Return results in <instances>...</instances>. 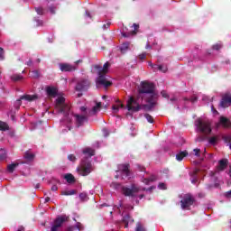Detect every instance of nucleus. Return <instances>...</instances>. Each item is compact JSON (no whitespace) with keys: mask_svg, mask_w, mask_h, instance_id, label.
Returning <instances> with one entry per match:
<instances>
[{"mask_svg":"<svg viewBox=\"0 0 231 231\" xmlns=\"http://www.w3.org/2000/svg\"><path fill=\"white\" fill-rule=\"evenodd\" d=\"M140 95H143V98H146L148 105L145 106L148 111H151L158 102L160 95L154 89V84L149 82H142L139 88Z\"/></svg>","mask_w":231,"mask_h":231,"instance_id":"obj_1","label":"nucleus"},{"mask_svg":"<svg viewBox=\"0 0 231 231\" xmlns=\"http://www.w3.org/2000/svg\"><path fill=\"white\" fill-rule=\"evenodd\" d=\"M110 187L115 190H120L124 196H128L129 198H139L140 199L143 198V195L142 194L143 190H145V188H142L136 184H133L131 188H127L122 187V184L118 182H112Z\"/></svg>","mask_w":231,"mask_h":231,"instance_id":"obj_2","label":"nucleus"},{"mask_svg":"<svg viewBox=\"0 0 231 231\" xmlns=\"http://www.w3.org/2000/svg\"><path fill=\"white\" fill-rule=\"evenodd\" d=\"M102 103H94L92 109H88L86 106H81L80 111L83 114H77L74 116L77 127H80V125L86 124V122H88V116H92L93 115H97V113L100 111Z\"/></svg>","mask_w":231,"mask_h":231,"instance_id":"obj_3","label":"nucleus"},{"mask_svg":"<svg viewBox=\"0 0 231 231\" xmlns=\"http://www.w3.org/2000/svg\"><path fill=\"white\" fill-rule=\"evenodd\" d=\"M109 69V62H106L103 66V68L99 65H94L92 68L93 73H97L98 78L96 80L97 88H100L103 86V88H109L111 86V81L106 78V73H107Z\"/></svg>","mask_w":231,"mask_h":231,"instance_id":"obj_4","label":"nucleus"},{"mask_svg":"<svg viewBox=\"0 0 231 231\" xmlns=\"http://www.w3.org/2000/svg\"><path fill=\"white\" fill-rule=\"evenodd\" d=\"M65 102L66 99L64 98V97H58V98L56 99V109H58L60 113H63V116L67 119V122H70L73 115L69 114V106L66 105Z\"/></svg>","mask_w":231,"mask_h":231,"instance_id":"obj_5","label":"nucleus"},{"mask_svg":"<svg viewBox=\"0 0 231 231\" xmlns=\"http://www.w3.org/2000/svg\"><path fill=\"white\" fill-rule=\"evenodd\" d=\"M196 131L202 133L203 134H210L212 133V127L210 126V121L207 118L200 117L195 121Z\"/></svg>","mask_w":231,"mask_h":231,"instance_id":"obj_6","label":"nucleus"},{"mask_svg":"<svg viewBox=\"0 0 231 231\" xmlns=\"http://www.w3.org/2000/svg\"><path fill=\"white\" fill-rule=\"evenodd\" d=\"M93 171V165L89 162L82 161L80 165L77 168V172L80 176H88L91 174Z\"/></svg>","mask_w":231,"mask_h":231,"instance_id":"obj_7","label":"nucleus"},{"mask_svg":"<svg viewBox=\"0 0 231 231\" xmlns=\"http://www.w3.org/2000/svg\"><path fill=\"white\" fill-rule=\"evenodd\" d=\"M127 176H129V164H119L115 177L116 179L122 178V180H125Z\"/></svg>","mask_w":231,"mask_h":231,"instance_id":"obj_8","label":"nucleus"},{"mask_svg":"<svg viewBox=\"0 0 231 231\" xmlns=\"http://www.w3.org/2000/svg\"><path fill=\"white\" fill-rule=\"evenodd\" d=\"M126 107L129 111H132V113H136L137 111H140L141 106L140 104L134 100V98H133V97H130L127 104H126Z\"/></svg>","mask_w":231,"mask_h":231,"instance_id":"obj_9","label":"nucleus"},{"mask_svg":"<svg viewBox=\"0 0 231 231\" xmlns=\"http://www.w3.org/2000/svg\"><path fill=\"white\" fill-rule=\"evenodd\" d=\"M65 221H68V217L66 216H61L56 218L54 224L51 227V231H59V229L60 228V226H62Z\"/></svg>","mask_w":231,"mask_h":231,"instance_id":"obj_10","label":"nucleus"},{"mask_svg":"<svg viewBox=\"0 0 231 231\" xmlns=\"http://www.w3.org/2000/svg\"><path fill=\"white\" fill-rule=\"evenodd\" d=\"M194 204V199L190 195H185L183 199L180 200L181 209L189 208L191 205Z\"/></svg>","mask_w":231,"mask_h":231,"instance_id":"obj_11","label":"nucleus"},{"mask_svg":"<svg viewBox=\"0 0 231 231\" xmlns=\"http://www.w3.org/2000/svg\"><path fill=\"white\" fill-rule=\"evenodd\" d=\"M79 62H80V60H78L74 65L61 63L60 64V69L61 71H75L77 69V64H79Z\"/></svg>","mask_w":231,"mask_h":231,"instance_id":"obj_12","label":"nucleus"},{"mask_svg":"<svg viewBox=\"0 0 231 231\" xmlns=\"http://www.w3.org/2000/svg\"><path fill=\"white\" fill-rule=\"evenodd\" d=\"M148 65L153 71H162V73H167V70L169 69L167 68V65H157V64H152V62H149Z\"/></svg>","mask_w":231,"mask_h":231,"instance_id":"obj_13","label":"nucleus"},{"mask_svg":"<svg viewBox=\"0 0 231 231\" xmlns=\"http://www.w3.org/2000/svg\"><path fill=\"white\" fill-rule=\"evenodd\" d=\"M38 97L37 95H24V96H22L20 97V99H18L16 101V106H21V100H26L27 102H32V100H37Z\"/></svg>","mask_w":231,"mask_h":231,"instance_id":"obj_14","label":"nucleus"},{"mask_svg":"<svg viewBox=\"0 0 231 231\" xmlns=\"http://www.w3.org/2000/svg\"><path fill=\"white\" fill-rule=\"evenodd\" d=\"M45 91L48 97H51L52 98H55V97H57V95L59 94V89L53 86L46 87Z\"/></svg>","mask_w":231,"mask_h":231,"instance_id":"obj_15","label":"nucleus"},{"mask_svg":"<svg viewBox=\"0 0 231 231\" xmlns=\"http://www.w3.org/2000/svg\"><path fill=\"white\" fill-rule=\"evenodd\" d=\"M89 88V81L88 80H83L78 83L76 86L77 91H86Z\"/></svg>","mask_w":231,"mask_h":231,"instance_id":"obj_16","label":"nucleus"},{"mask_svg":"<svg viewBox=\"0 0 231 231\" xmlns=\"http://www.w3.org/2000/svg\"><path fill=\"white\" fill-rule=\"evenodd\" d=\"M230 104H231V97L228 95H226L222 98L219 107H228Z\"/></svg>","mask_w":231,"mask_h":231,"instance_id":"obj_17","label":"nucleus"},{"mask_svg":"<svg viewBox=\"0 0 231 231\" xmlns=\"http://www.w3.org/2000/svg\"><path fill=\"white\" fill-rule=\"evenodd\" d=\"M220 125H222V127H230V121L226 117L220 116L217 127H219Z\"/></svg>","mask_w":231,"mask_h":231,"instance_id":"obj_18","label":"nucleus"},{"mask_svg":"<svg viewBox=\"0 0 231 231\" xmlns=\"http://www.w3.org/2000/svg\"><path fill=\"white\" fill-rule=\"evenodd\" d=\"M227 166H228V161L226 159H223L218 162V166L217 168V171H218V172L221 171H225L226 167Z\"/></svg>","mask_w":231,"mask_h":231,"instance_id":"obj_19","label":"nucleus"},{"mask_svg":"<svg viewBox=\"0 0 231 231\" xmlns=\"http://www.w3.org/2000/svg\"><path fill=\"white\" fill-rule=\"evenodd\" d=\"M124 107V105L120 102V100H117V104L114 105L112 106V111L114 114L118 113V111H120V109H122Z\"/></svg>","mask_w":231,"mask_h":231,"instance_id":"obj_20","label":"nucleus"},{"mask_svg":"<svg viewBox=\"0 0 231 231\" xmlns=\"http://www.w3.org/2000/svg\"><path fill=\"white\" fill-rule=\"evenodd\" d=\"M83 154L85 156H88V158H91V156H95V150H93L91 148H85L83 150Z\"/></svg>","mask_w":231,"mask_h":231,"instance_id":"obj_21","label":"nucleus"},{"mask_svg":"<svg viewBox=\"0 0 231 231\" xmlns=\"http://www.w3.org/2000/svg\"><path fill=\"white\" fill-rule=\"evenodd\" d=\"M24 158H25L26 162H33V158H35V154H33L32 152H26L24 154Z\"/></svg>","mask_w":231,"mask_h":231,"instance_id":"obj_22","label":"nucleus"},{"mask_svg":"<svg viewBox=\"0 0 231 231\" xmlns=\"http://www.w3.org/2000/svg\"><path fill=\"white\" fill-rule=\"evenodd\" d=\"M187 154H189V153L185 151L177 153L176 154V161L177 162H181L183 160V158H185L187 156Z\"/></svg>","mask_w":231,"mask_h":231,"instance_id":"obj_23","label":"nucleus"},{"mask_svg":"<svg viewBox=\"0 0 231 231\" xmlns=\"http://www.w3.org/2000/svg\"><path fill=\"white\" fill-rule=\"evenodd\" d=\"M18 166H19V163L9 164L7 166V172H9V174H12L14 172V171H15V169H17Z\"/></svg>","mask_w":231,"mask_h":231,"instance_id":"obj_24","label":"nucleus"},{"mask_svg":"<svg viewBox=\"0 0 231 231\" xmlns=\"http://www.w3.org/2000/svg\"><path fill=\"white\" fill-rule=\"evenodd\" d=\"M77 194L75 189H65L61 192V196H73Z\"/></svg>","mask_w":231,"mask_h":231,"instance_id":"obj_25","label":"nucleus"},{"mask_svg":"<svg viewBox=\"0 0 231 231\" xmlns=\"http://www.w3.org/2000/svg\"><path fill=\"white\" fill-rule=\"evenodd\" d=\"M152 181H156V176L152 175L148 179H144L143 180V183H144L145 185H151V183H152Z\"/></svg>","mask_w":231,"mask_h":231,"instance_id":"obj_26","label":"nucleus"},{"mask_svg":"<svg viewBox=\"0 0 231 231\" xmlns=\"http://www.w3.org/2000/svg\"><path fill=\"white\" fill-rule=\"evenodd\" d=\"M121 53H125L129 51V43H123L120 47Z\"/></svg>","mask_w":231,"mask_h":231,"instance_id":"obj_27","label":"nucleus"},{"mask_svg":"<svg viewBox=\"0 0 231 231\" xmlns=\"http://www.w3.org/2000/svg\"><path fill=\"white\" fill-rule=\"evenodd\" d=\"M11 79L14 82H19V80H23V76H21L20 74H14L11 77Z\"/></svg>","mask_w":231,"mask_h":231,"instance_id":"obj_28","label":"nucleus"},{"mask_svg":"<svg viewBox=\"0 0 231 231\" xmlns=\"http://www.w3.org/2000/svg\"><path fill=\"white\" fill-rule=\"evenodd\" d=\"M64 178L68 181V183H73V181H75V177H73V175L71 174H66Z\"/></svg>","mask_w":231,"mask_h":231,"instance_id":"obj_29","label":"nucleus"},{"mask_svg":"<svg viewBox=\"0 0 231 231\" xmlns=\"http://www.w3.org/2000/svg\"><path fill=\"white\" fill-rule=\"evenodd\" d=\"M0 131H8V125L5 122H0Z\"/></svg>","mask_w":231,"mask_h":231,"instance_id":"obj_30","label":"nucleus"},{"mask_svg":"<svg viewBox=\"0 0 231 231\" xmlns=\"http://www.w3.org/2000/svg\"><path fill=\"white\" fill-rule=\"evenodd\" d=\"M144 117L146 118L147 122H149V124L154 123V118H152L151 115L145 114Z\"/></svg>","mask_w":231,"mask_h":231,"instance_id":"obj_31","label":"nucleus"},{"mask_svg":"<svg viewBox=\"0 0 231 231\" xmlns=\"http://www.w3.org/2000/svg\"><path fill=\"white\" fill-rule=\"evenodd\" d=\"M75 228H77V230H79V231H83L84 230V226H82V224H80V222H78L76 224V226H73V230H75Z\"/></svg>","mask_w":231,"mask_h":231,"instance_id":"obj_32","label":"nucleus"},{"mask_svg":"<svg viewBox=\"0 0 231 231\" xmlns=\"http://www.w3.org/2000/svg\"><path fill=\"white\" fill-rule=\"evenodd\" d=\"M6 158V150L0 149V160H5Z\"/></svg>","mask_w":231,"mask_h":231,"instance_id":"obj_33","label":"nucleus"},{"mask_svg":"<svg viewBox=\"0 0 231 231\" xmlns=\"http://www.w3.org/2000/svg\"><path fill=\"white\" fill-rule=\"evenodd\" d=\"M123 221H125V228H127V226H129V221H131V217H129V215H126L125 217H124Z\"/></svg>","mask_w":231,"mask_h":231,"instance_id":"obj_34","label":"nucleus"},{"mask_svg":"<svg viewBox=\"0 0 231 231\" xmlns=\"http://www.w3.org/2000/svg\"><path fill=\"white\" fill-rule=\"evenodd\" d=\"M79 199H81V201H88V194H86V193H80V194H79Z\"/></svg>","mask_w":231,"mask_h":231,"instance_id":"obj_35","label":"nucleus"},{"mask_svg":"<svg viewBox=\"0 0 231 231\" xmlns=\"http://www.w3.org/2000/svg\"><path fill=\"white\" fill-rule=\"evenodd\" d=\"M135 231H145V227L142 224L138 223L135 228Z\"/></svg>","mask_w":231,"mask_h":231,"instance_id":"obj_36","label":"nucleus"},{"mask_svg":"<svg viewBox=\"0 0 231 231\" xmlns=\"http://www.w3.org/2000/svg\"><path fill=\"white\" fill-rule=\"evenodd\" d=\"M221 48H223V44L221 43H216L215 45H213V50H216L217 51L221 50Z\"/></svg>","mask_w":231,"mask_h":231,"instance_id":"obj_37","label":"nucleus"},{"mask_svg":"<svg viewBox=\"0 0 231 231\" xmlns=\"http://www.w3.org/2000/svg\"><path fill=\"white\" fill-rule=\"evenodd\" d=\"M217 143V137L213 136L211 138H209V143H211V145H215V143Z\"/></svg>","mask_w":231,"mask_h":231,"instance_id":"obj_38","label":"nucleus"},{"mask_svg":"<svg viewBox=\"0 0 231 231\" xmlns=\"http://www.w3.org/2000/svg\"><path fill=\"white\" fill-rule=\"evenodd\" d=\"M158 189H160V190H165V189H167V185L163 182L159 183Z\"/></svg>","mask_w":231,"mask_h":231,"instance_id":"obj_39","label":"nucleus"},{"mask_svg":"<svg viewBox=\"0 0 231 231\" xmlns=\"http://www.w3.org/2000/svg\"><path fill=\"white\" fill-rule=\"evenodd\" d=\"M31 77H32L33 79H38V77H39V71H37V70H32V71L31 72Z\"/></svg>","mask_w":231,"mask_h":231,"instance_id":"obj_40","label":"nucleus"},{"mask_svg":"<svg viewBox=\"0 0 231 231\" xmlns=\"http://www.w3.org/2000/svg\"><path fill=\"white\" fill-rule=\"evenodd\" d=\"M122 35H123V37H130V35H136V32L133 31L132 32H130L128 34L125 32H122Z\"/></svg>","mask_w":231,"mask_h":231,"instance_id":"obj_41","label":"nucleus"},{"mask_svg":"<svg viewBox=\"0 0 231 231\" xmlns=\"http://www.w3.org/2000/svg\"><path fill=\"white\" fill-rule=\"evenodd\" d=\"M161 95L163 98H169V94H167V92L165 90H162L161 92Z\"/></svg>","mask_w":231,"mask_h":231,"instance_id":"obj_42","label":"nucleus"},{"mask_svg":"<svg viewBox=\"0 0 231 231\" xmlns=\"http://www.w3.org/2000/svg\"><path fill=\"white\" fill-rule=\"evenodd\" d=\"M3 59H5V51L0 48V60H3Z\"/></svg>","mask_w":231,"mask_h":231,"instance_id":"obj_43","label":"nucleus"},{"mask_svg":"<svg viewBox=\"0 0 231 231\" xmlns=\"http://www.w3.org/2000/svg\"><path fill=\"white\" fill-rule=\"evenodd\" d=\"M68 160H69V162H75V160H77V158L75 157V155L70 154L68 156Z\"/></svg>","mask_w":231,"mask_h":231,"instance_id":"obj_44","label":"nucleus"},{"mask_svg":"<svg viewBox=\"0 0 231 231\" xmlns=\"http://www.w3.org/2000/svg\"><path fill=\"white\" fill-rule=\"evenodd\" d=\"M103 134L105 137L109 136V130H107V128H104L103 129Z\"/></svg>","mask_w":231,"mask_h":231,"instance_id":"obj_45","label":"nucleus"},{"mask_svg":"<svg viewBox=\"0 0 231 231\" xmlns=\"http://www.w3.org/2000/svg\"><path fill=\"white\" fill-rule=\"evenodd\" d=\"M36 12H37L38 15H42V14H43L42 8H41V7L36 8Z\"/></svg>","mask_w":231,"mask_h":231,"instance_id":"obj_46","label":"nucleus"},{"mask_svg":"<svg viewBox=\"0 0 231 231\" xmlns=\"http://www.w3.org/2000/svg\"><path fill=\"white\" fill-rule=\"evenodd\" d=\"M34 21L36 22V26H42V21H41V20H39L37 18H35Z\"/></svg>","mask_w":231,"mask_h":231,"instance_id":"obj_47","label":"nucleus"},{"mask_svg":"<svg viewBox=\"0 0 231 231\" xmlns=\"http://www.w3.org/2000/svg\"><path fill=\"white\" fill-rule=\"evenodd\" d=\"M199 149H198V148H196V149H194L193 150V152H194V154H195V156H199Z\"/></svg>","mask_w":231,"mask_h":231,"instance_id":"obj_48","label":"nucleus"},{"mask_svg":"<svg viewBox=\"0 0 231 231\" xmlns=\"http://www.w3.org/2000/svg\"><path fill=\"white\" fill-rule=\"evenodd\" d=\"M211 111H212L213 115H219V113L217 112V110H216V109L214 108V106H211Z\"/></svg>","mask_w":231,"mask_h":231,"instance_id":"obj_49","label":"nucleus"},{"mask_svg":"<svg viewBox=\"0 0 231 231\" xmlns=\"http://www.w3.org/2000/svg\"><path fill=\"white\" fill-rule=\"evenodd\" d=\"M224 140H225V142H231V136L230 135L224 136Z\"/></svg>","mask_w":231,"mask_h":231,"instance_id":"obj_50","label":"nucleus"},{"mask_svg":"<svg viewBox=\"0 0 231 231\" xmlns=\"http://www.w3.org/2000/svg\"><path fill=\"white\" fill-rule=\"evenodd\" d=\"M58 187L57 186H55V185H53L52 187H51V190L53 191V192H56V190H58Z\"/></svg>","mask_w":231,"mask_h":231,"instance_id":"obj_51","label":"nucleus"},{"mask_svg":"<svg viewBox=\"0 0 231 231\" xmlns=\"http://www.w3.org/2000/svg\"><path fill=\"white\" fill-rule=\"evenodd\" d=\"M86 15L87 17H89V19H91V14L89 12L86 11Z\"/></svg>","mask_w":231,"mask_h":231,"instance_id":"obj_52","label":"nucleus"},{"mask_svg":"<svg viewBox=\"0 0 231 231\" xmlns=\"http://www.w3.org/2000/svg\"><path fill=\"white\" fill-rule=\"evenodd\" d=\"M196 100H198V97H194L190 99L191 102H196Z\"/></svg>","mask_w":231,"mask_h":231,"instance_id":"obj_53","label":"nucleus"},{"mask_svg":"<svg viewBox=\"0 0 231 231\" xmlns=\"http://www.w3.org/2000/svg\"><path fill=\"white\" fill-rule=\"evenodd\" d=\"M139 57L141 60H143V59H145V54H141Z\"/></svg>","mask_w":231,"mask_h":231,"instance_id":"obj_54","label":"nucleus"},{"mask_svg":"<svg viewBox=\"0 0 231 231\" xmlns=\"http://www.w3.org/2000/svg\"><path fill=\"white\" fill-rule=\"evenodd\" d=\"M106 28H109V23L107 25L106 24L103 25V30H106Z\"/></svg>","mask_w":231,"mask_h":231,"instance_id":"obj_55","label":"nucleus"},{"mask_svg":"<svg viewBox=\"0 0 231 231\" xmlns=\"http://www.w3.org/2000/svg\"><path fill=\"white\" fill-rule=\"evenodd\" d=\"M134 30H136L137 28H139V25L138 24H136V23H134Z\"/></svg>","mask_w":231,"mask_h":231,"instance_id":"obj_56","label":"nucleus"},{"mask_svg":"<svg viewBox=\"0 0 231 231\" xmlns=\"http://www.w3.org/2000/svg\"><path fill=\"white\" fill-rule=\"evenodd\" d=\"M50 10H51V14H55V10L53 9V7H51Z\"/></svg>","mask_w":231,"mask_h":231,"instance_id":"obj_57","label":"nucleus"},{"mask_svg":"<svg viewBox=\"0 0 231 231\" xmlns=\"http://www.w3.org/2000/svg\"><path fill=\"white\" fill-rule=\"evenodd\" d=\"M230 195H231V190L228 191V192L226 194V196L227 198L230 197Z\"/></svg>","mask_w":231,"mask_h":231,"instance_id":"obj_58","label":"nucleus"},{"mask_svg":"<svg viewBox=\"0 0 231 231\" xmlns=\"http://www.w3.org/2000/svg\"><path fill=\"white\" fill-rule=\"evenodd\" d=\"M48 201H50V198L49 197L45 198V203H48Z\"/></svg>","mask_w":231,"mask_h":231,"instance_id":"obj_59","label":"nucleus"},{"mask_svg":"<svg viewBox=\"0 0 231 231\" xmlns=\"http://www.w3.org/2000/svg\"><path fill=\"white\" fill-rule=\"evenodd\" d=\"M27 66H32V60H29V61L27 62Z\"/></svg>","mask_w":231,"mask_h":231,"instance_id":"obj_60","label":"nucleus"},{"mask_svg":"<svg viewBox=\"0 0 231 231\" xmlns=\"http://www.w3.org/2000/svg\"><path fill=\"white\" fill-rule=\"evenodd\" d=\"M149 48H151V45H149V43L146 44V50H149Z\"/></svg>","mask_w":231,"mask_h":231,"instance_id":"obj_61","label":"nucleus"},{"mask_svg":"<svg viewBox=\"0 0 231 231\" xmlns=\"http://www.w3.org/2000/svg\"><path fill=\"white\" fill-rule=\"evenodd\" d=\"M191 183H196V179L191 180Z\"/></svg>","mask_w":231,"mask_h":231,"instance_id":"obj_62","label":"nucleus"},{"mask_svg":"<svg viewBox=\"0 0 231 231\" xmlns=\"http://www.w3.org/2000/svg\"><path fill=\"white\" fill-rule=\"evenodd\" d=\"M228 145H229V149H231V143H229Z\"/></svg>","mask_w":231,"mask_h":231,"instance_id":"obj_63","label":"nucleus"},{"mask_svg":"<svg viewBox=\"0 0 231 231\" xmlns=\"http://www.w3.org/2000/svg\"><path fill=\"white\" fill-rule=\"evenodd\" d=\"M197 140H199V142H201V140H203V139H197Z\"/></svg>","mask_w":231,"mask_h":231,"instance_id":"obj_64","label":"nucleus"}]
</instances>
